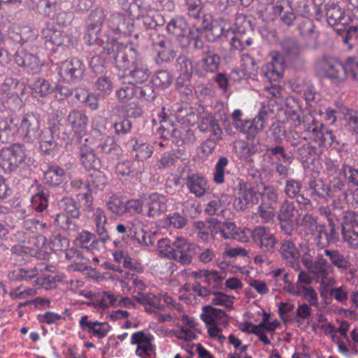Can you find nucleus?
<instances>
[{
  "instance_id": "1",
  "label": "nucleus",
  "mask_w": 358,
  "mask_h": 358,
  "mask_svg": "<svg viewBox=\"0 0 358 358\" xmlns=\"http://www.w3.org/2000/svg\"><path fill=\"white\" fill-rule=\"evenodd\" d=\"M327 22L334 28L341 41L351 50L358 37V26L350 24L351 16L346 15L345 10L338 3L328 2L324 5Z\"/></svg>"
},
{
  "instance_id": "2",
  "label": "nucleus",
  "mask_w": 358,
  "mask_h": 358,
  "mask_svg": "<svg viewBox=\"0 0 358 358\" xmlns=\"http://www.w3.org/2000/svg\"><path fill=\"white\" fill-rule=\"evenodd\" d=\"M105 48L104 51L109 54V58L112 59L115 67L123 71L130 70L132 66L143 60L138 46L131 41L123 43H118L114 39L110 41L107 40Z\"/></svg>"
},
{
  "instance_id": "3",
  "label": "nucleus",
  "mask_w": 358,
  "mask_h": 358,
  "mask_svg": "<svg viewBox=\"0 0 358 358\" xmlns=\"http://www.w3.org/2000/svg\"><path fill=\"white\" fill-rule=\"evenodd\" d=\"M66 13H62L56 16V13L54 12L52 15L49 13V17L52 22H46V48L48 44L51 45H55L59 47H73L77 43V39L75 36L62 34L60 29L65 23L64 17Z\"/></svg>"
},
{
  "instance_id": "4",
  "label": "nucleus",
  "mask_w": 358,
  "mask_h": 358,
  "mask_svg": "<svg viewBox=\"0 0 358 358\" xmlns=\"http://www.w3.org/2000/svg\"><path fill=\"white\" fill-rule=\"evenodd\" d=\"M148 37L157 53L155 60L157 65L163 66L174 59L176 53L171 39L157 31L148 33Z\"/></svg>"
},
{
  "instance_id": "5",
  "label": "nucleus",
  "mask_w": 358,
  "mask_h": 358,
  "mask_svg": "<svg viewBox=\"0 0 358 358\" xmlns=\"http://www.w3.org/2000/svg\"><path fill=\"white\" fill-rule=\"evenodd\" d=\"M317 64L319 69L324 73L325 77L329 78L332 83L338 84L346 80V62L343 64L334 57L323 55L317 60Z\"/></svg>"
},
{
  "instance_id": "6",
  "label": "nucleus",
  "mask_w": 358,
  "mask_h": 358,
  "mask_svg": "<svg viewBox=\"0 0 358 358\" xmlns=\"http://www.w3.org/2000/svg\"><path fill=\"white\" fill-rule=\"evenodd\" d=\"M21 135L22 139L26 143H33L37 141L39 145V149L43 150V143L45 136L43 130L40 129L39 116L34 113H26L20 122Z\"/></svg>"
},
{
  "instance_id": "7",
  "label": "nucleus",
  "mask_w": 358,
  "mask_h": 358,
  "mask_svg": "<svg viewBox=\"0 0 358 358\" xmlns=\"http://www.w3.org/2000/svg\"><path fill=\"white\" fill-rule=\"evenodd\" d=\"M303 126L308 137L320 145L326 143L331 144L335 141L336 137L332 130L326 128L322 122L310 114L303 117Z\"/></svg>"
},
{
  "instance_id": "8",
  "label": "nucleus",
  "mask_w": 358,
  "mask_h": 358,
  "mask_svg": "<svg viewBox=\"0 0 358 358\" xmlns=\"http://www.w3.org/2000/svg\"><path fill=\"white\" fill-rule=\"evenodd\" d=\"M221 63V57L216 52L215 48L207 45L203 56L199 60L194 67V74L200 78H208L209 74H213L219 71Z\"/></svg>"
},
{
  "instance_id": "9",
  "label": "nucleus",
  "mask_w": 358,
  "mask_h": 358,
  "mask_svg": "<svg viewBox=\"0 0 358 358\" xmlns=\"http://www.w3.org/2000/svg\"><path fill=\"white\" fill-rule=\"evenodd\" d=\"M282 52L287 64L296 71L303 69L306 60L302 55V48L294 38L287 37L280 43Z\"/></svg>"
},
{
  "instance_id": "10",
  "label": "nucleus",
  "mask_w": 358,
  "mask_h": 358,
  "mask_svg": "<svg viewBox=\"0 0 358 358\" xmlns=\"http://www.w3.org/2000/svg\"><path fill=\"white\" fill-rule=\"evenodd\" d=\"M174 252L172 253L171 259L183 266L192 264L193 257L198 255L200 248L189 242L182 236H178L173 241Z\"/></svg>"
},
{
  "instance_id": "11",
  "label": "nucleus",
  "mask_w": 358,
  "mask_h": 358,
  "mask_svg": "<svg viewBox=\"0 0 358 358\" xmlns=\"http://www.w3.org/2000/svg\"><path fill=\"white\" fill-rule=\"evenodd\" d=\"M252 237L255 244L262 251L273 254L277 249L278 239L272 233L269 227L257 226L254 229H249L248 240Z\"/></svg>"
},
{
  "instance_id": "12",
  "label": "nucleus",
  "mask_w": 358,
  "mask_h": 358,
  "mask_svg": "<svg viewBox=\"0 0 358 358\" xmlns=\"http://www.w3.org/2000/svg\"><path fill=\"white\" fill-rule=\"evenodd\" d=\"M214 222L213 231L215 234L220 233L225 239H232L241 243L248 242L249 228L238 227L236 224L230 221L220 222L213 218Z\"/></svg>"
},
{
  "instance_id": "13",
  "label": "nucleus",
  "mask_w": 358,
  "mask_h": 358,
  "mask_svg": "<svg viewBox=\"0 0 358 358\" xmlns=\"http://www.w3.org/2000/svg\"><path fill=\"white\" fill-rule=\"evenodd\" d=\"M104 20L105 15L102 8H96L90 13L87 20V34L84 36L88 45L103 42L104 40L101 38V30Z\"/></svg>"
},
{
  "instance_id": "14",
  "label": "nucleus",
  "mask_w": 358,
  "mask_h": 358,
  "mask_svg": "<svg viewBox=\"0 0 358 358\" xmlns=\"http://www.w3.org/2000/svg\"><path fill=\"white\" fill-rule=\"evenodd\" d=\"M201 21L203 33L208 42L227 41L226 35L227 32L231 31V28L224 29L217 20H212L210 15H203Z\"/></svg>"
},
{
  "instance_id": "15",
  "label": "nucleus",
  "mask_w": 358,
  "mask_h": 358,
  "mask_svg": "<svg viewBox=\"0 0 358 358\" xmlns=\"http://www.w3.org/2000/svg\"><path fill=\"white\" fill-rule=\"evenodd\" d=\"M85 71L83 61L74 57L63 62L59 67L58 73L67 82L77 83L84 77Z\"/></svg>"
},
{
  "instance_id": "16",
  "label": "nucleus",
  "mask_w": 358,
  "mask_h": 358,
  "mask_svg": "<svg viewBox=\"0 0 358 358\" xmlns=\"http://www.w3.org/2000/svg\"><path fill=\"white\" fill-rule=\"evenodd\" d=\"M305 191L307 196L317 203L327 201L328 198L332 197L330 185L320 178L310 179L305 186Z\"/></svg>"
},
{
  "instance_id": "17",
  "label": "nucleus",
  "mask_w": 358,
  "mask_h": 358,
  "mask_svg": "<svg viewBox=\"0 0 358 358\" xmlns=\"http://www.w3.org/2000/svg\"><path fill=\"white\" fill-rule=\"evenodd\" d=\"M78 148L80 162L86 170L94 171L101 168V160L89 145L87 138H80Z\"/></svg>"
},
{
  "instance_id": "18",
  "label": "nucleus",
  "mask_w": 358,
  "mask_h": 358,
  "mask_svg": "<svg viewBox=\"0 0 358 358\" xmlns=\"http://www.w3.org/2000/svg\"><path fill=\"white\" fill-rule=\"evenodd\" d=\"M108 24L110 29L116 35L127 36L134 31V20L118 12L113 13L110 15Z\"/></svg>"
},
{
  "instance_id": "19",
  "label": "nucleus",
  "mask_w": 358,
  "mask_h": 358,
  "mask_svg": "<svg viewBox=\"0 0 358 358\" xmlns=\"http://www.w3.org/2000/svg\"><path fill=\"white\" fill-rule=\"evenodd\" d=\"M203 34L201 21L194 23L179 39V44L182 48L187 49L192 45L193 48L196 50L204 49V43L201 35Z\"/></svg>"
},
{
  "instance_id": "20",
  "label": "nucleus",
  "mask_w": 358,
  "mask_h": 358,
  "mask_svg": "<svg viewBox=\"0 0 358 358\" xmlns=\"http://www.w3.org/2000/svg\"><path fill=\"white\" fill-rule=\"evenodd\" d=\"M198 128L203 133H210L213 141H219L222 138V129L216 116L211 113H203L199 118Z\"/></svg>"
},
{
  "instance_id": "21",
  "label": "nucleus",
  "mask_w": 358,
  "mask_h": 358,
  "mask_svg": "<svg viewBox=\"0 0 358 358\" xmlns=\"http://www.w3.org/2000/svg\"><path fill=\"white\" fill-rule=\"evenodd\" d=\"M167 201L166 196L162 194L157 192L151 194L145 199L147 212L144 215L152 219L160 217L167 211Z\"/></svg>"
},
{
  "instance_id": "22",
  "label": "nucleus",
  "mask_w": 358,
  "mask_h": 358,
  "mask_svg": "<svg viewBox=\"0 0 358 358\" xmlns=\"http://www.w3.org/2000/svg\"><path fill=\"white\" fill-rule=\"evenodd\" d=\"M278 252L286 265L292 267L295 271L300 268V253L294 243L290 239L282 240L280 243Z\"/></svg>"
},
{
  "instance_id": "23",
  "label": "nucleus",
  "mask_w": 358,
  "mask_h": 358,
  "mask_svg": "<svg viewBox=\"0 0 358 358\" xmlns=\"http://www.w3.org/2000/svg\"><path fill=\"white\" fill-rule=\"evenodd\" d=\"M19 119L15 115H9L0 121V143H11L20 131Z\"/></svg>"
},
{
  "instance_id": "24",
  "label": "nucleus",
  "mask_w": 358,
  "mask_h": 358,
  "mask_svg": "<svg viewBox=\"0 0 358 358\" xmlns=\"http://www.w3.org/2000/svg\"><path fill=\"white\" fill-rule=\"evenodd\" d=\"M259 192L255 187H240L238 196L234 201L235 208L239 211H244L259 203Z\"/></svg>"
},
{
  "instance_id": "25",
  "label": "nucleus",
  "mask_w": 358,
  "mask_h": 358,
  "mask_svg": "<svg viewBox=\"0 0 358 358\" xmlns=\"http://www.w3.org/2000/svg\"><path fill=\"white\" fill-rule=\"evenodd\" d=\"M184 180L189 193L196 197H202L209 189L207 179L200 173L189 172Z\"/></svg>"
},
{
  "instance_id": "26",
  "label": "nucleus",
  "mask_w": 358,
  "mask_h": 358,
  "mask_svg": "<svg viewBox=\"0 0 358 358\" xmlns=\"http://www.w3.org/2000/svg\"><path fill=\"white\" fill-rule=\"evenodd\" d=\"M96 148L98 151L110 161L120 159L123 152L121 146L113 136H108L101 139Z\"/></svg>"
},
{
  "instance_id": "27",
  "label": "nucleus",
  "mask_w": 358,
  "mask_h": 358,
  "mask_svg": "<svg viewBox=\"0 0 358 358\" xmlns=\"http://www.w3.org/2000/svg\"><path fill=\"white\" fill-rule=\"evenodd\" d=\"M15 62L18 66L26 68L32 74L38 73L42 69L43 64L38 57L24 49L16 52Z\"/></svg>"
},
{
  "instance_id": "28",
  "label": "nucleus",
  "mask_w": 358,
  "mask_h": 358,
  "mask_svg": "<svg viewBox=\"0 0 358 358\" xmlns=\"http://www.w3.org/2000/svg\"><path fill=\"white\" fill-rule=\"evenodd\" d=\"M194 277L198 280L207 285L211 290H218L222 287V280L225 278L224 272L217 271L199 270L194 273Z\"/></svg>"
},
{
  "instance_id": "29",
  "label": "nucleus",
  "mask_w": 358,
  "mask_h": 358,
  "mask_svg": "<svg viewBox=\"0 0 358 358\" xmlns=\"http://www.w3.org/2000/svg\"><path fill=\"white\" fill-rule=\"evenodd\" d=\"M227 41L229 43L230 50L239 52L245 50L254 43V38L245 34L243 31L239 30L237 33L231 29V31L227 33Z\"/></svg>"
},
{
  "instance_id": "30",
  "label": "nucleus",
  "mask_w": 358,
  "mask_h": 358,
  "mask_svg": "<svg viewBox=\"0 0 358 358\" xmlns=\"http://www.w3.org/2000/svg\"><path fill=\"white\" fill-rule=\"evenodd\" d=\"M26 150L23 145L14 144L7 150L3 161L5 165L8 164V169L10 171L16 170L19 166L24 162L26 158Z\"/></svg>"
},
{
  "instance_id": "31",
  "label": "nucleus",
  "mask_w": 358,
  "mask_h": 358,
  "mask_svg": "<svg viewBox=\"0 0 358 358\" xmlns=\"http://www.w3.org/2000/svg\"><path fill=\"white\" fill-rule=\"evenodd\" d=\"M137 25L142 29L150 32L155 31L157 27L164 24L165 20L164 17L157 11L149 10L145 14L139 15L136 19Z\"/></svg>"
},
{
  "instance_id": "32",
  "label": "nucleus",
  "mask_w": 358,
  "mask_h": 358,
  "mask_svg": "<svg viewBox=\"0 0 358 358\" xmlns=\"http://www.w3.org/2000/svg\"><path fill=\"white\" fill-rule=\"evenodd\" d=\"M273 10L279 15L282 23L288 27L294 25L297 20L290 0H277L273 6Z\"/></svg>"
},
{
  "instance_id": "33",
  "label": "nucleus",
  "mask_w": 358,
  "mask_h": 358,
  "mask_svg": "<svg viewBox=\"0 0 358 358\" xmlns=\"http://www.w3.org/2000/svg\"><path fill=\"white\" fill-rule=\"evenodd\" d=\"M324 252L329 258L331 263L339 271H349L352 274L355 271L350 261L349 255L338 250H324Z\"/></svg>"
},
{
  "instance_id": "34",
  "label": "nucleus",
  "mask_w": 358,
  "mask_h": 358,
  "mask_svg": "<svg viewBox=\"0 0 358 358\" xmlns=\"http://www.w3.org/2000/svg\"><path fill=\"white\" fill-rule=\"evenodd\" d=\"M129 145L131 151L136 153L134 157L138 164L139 162H143L150 158L154 152L152 145L136 138H131Z\"/></svg>"
},
{
  "instance_id": "35",
  "label": "nucleus",
  "mask_w": 358,
  "mask_h": 358,
  "mask_svg": "<svg viewBox=\"0 0 358 358\" xmlns=\"http://www.w3.org/2000/svg\"><path fill=\"white\" fill-rule=\"evenodd\" d=\"M275 112V104H273V101H270L268 104L261 103V108L257 115L252 120L255 128L252 129L255 131L256 134L263 130L266 122L274 115Z\"/></svg>"
},
{
  "instance_id": "36",
  "label": "nucleus",
  "mask_w": 358,
  "mask_h": 358,
  "mask_svg": "<svg viewBox=\"0 0 358 358\" xmlns=\"http://www.w3.org/2000/svg\"><path fill=\"white\" fill-rule=\"evenodd\" d=\"M88 317L84 315L80 320V326L84 331L93 334L99 338H104L110 329V326L107 322H100L95 321L94 322L87 320Z\"/></svg>"
},
{
  "instance_id": "37",
  "label": "nucleus",
  "mask_w": 358,
  "mask_h": 358,
  "mask_svg": "<svg viewBox=\"0 0 358 358\" xmlns=\"http://www.w3.org/2000/svg\"><path fill=\"white\" fill-rule=\"evenodd\" d=\"M98 45L99 46L98 52L91 57L90 62V66L92 70L95 73H102L105 69V64L106 62H112V59L109 58V54L106 53L105 48H106V41L99 42V43H94V45Z\"/></svg>"
},
{
  "instance_id": "38",
  "label": "nucleus",
  "mask_w": 358,
  "mask_h": 358,
  "mask_svg": "<svg viewBox=\"0 0 358 358\" xmlns=\"http://www.w3.org/2000/svg\"><path fill=\"white\" fill-rule=\"evenodd\" d=\"M271 159L267 155H262V159L259 163V169L252 167L248 171L249 176L255 178H264L269 180L273 178L274 175V170L273 168L269 167L268 164L271 162Z\"/></svg>"
},
{
  "instance_id": "39",
  "label": "nucleus",
  "mask_w": 358,
  "mask_h": 358,
  "mask_svg": "<svg viewBox=\"0 0 358 358\" xmlns=\"http://www.w3.org/2000/svg\"><path fill=\"white\" fill-rule=\"evenodd\" d=\"M162 127L164 128L165 130L168 131V133H171L175 137H179L185 144H193L196 141V137L193 130L189 128H182L179 130L177 128H172L171 130L169 127L165 128L166 126L169 124L171 127H173V124H171L170 121L168 122L165 117H162L161 120Z\"/></svg>"
},
{
  "instance_id": "40",
  "label": "nucleus",
  "mask_w": 358,
  "mask_h": 358,
  "mask_svg": "<svg viewBox=\"0 0 358 358\" xmlns=\"http://www.w3.org/2000/svg\"><path fill=\"white\" fill-rule=\"evenodd\" d=\"M290 145L296 153L297 159L302 163L311 160L316 154L317 148L310 143H301L299 141H294L290 143Z\"/></svg>"
},
{
  "instance_id": "41",
  "label": "nucleus",
  "mask_w": 358,
  "mask_h": 358,
  "mask_svg": "<svg viewBox=\"0 0 358 358\" xmlns=\"http://www.w3.org/2000/svg\"><path fill=\"white\" fill-rule=\"evenodd\" d=\"M67 122L76 132L81 134L86 129L88 117L83 110H73L67 116Z\"/></svg>"
},
{
  "instance_id": "42",
  "label": "nucleus",
  "mask_w": 358,
  "mask_h": 358,
  "mask_svg": "<svg viewBox=\"0 0 358 358\" xmlns=\"http://www.w3.org/2000/svg\"><path fill=\"white\" fill-rule=\"evenodd\" d=\"M203 313L200 315L201 320L206 324H217L224 317H228L226 312L222 309L205 306L202 308Z\"/></svg>"
},
{
  "instance_id": "43",
  "label": "nucleus",
  "mask_w": 358,
  "mask_h": 358,
  "mask_svg": "<svg viewBox=\"0 0 358 358\" xmlns=\"http://www.w3.org/2000/svg\"><path fill=\"white\" fill-rule=\"evenodd\" d=\"M127 71H129L128 76L131 80L130 82H132L134 84V83L143 84L148 80L150 75V71L148 66L143 64V60L132 66L130 70Z\"/></svg>"
},
{
  "instance_id": "44",
  "label": "nucleus",
  "mask_w": 358,
  "mask_h": 358,
  "mask_svg": "<svg viewBox=\"0 0 358 358\" xmlns=\"http://www.w3.org/2000/svg\"><path fill=\"white\" fill-rule=\"evenodd\" d=\"M298 212L299 210L296 208L294 202L285 200L280 207L278 213V219L280 222L294 223Z\"/></svg>"
},
{
  "instance_id": "45",
  "label": "nucleus",
  "mask_w": 358,
  "mask_h": 358,
  "mask_svg": "<svg viewBox=\"0 0 358 358\" xmlns=\"http://www.w3.org/2000/svg\"><path fill=\"white\" fill-rule=\"evenodd\" d=\"M51 223L56 227H59L64 231L69 232H76L80 229V225L73 220V218H69L64 213H57L51 216Z\"/></svg>"
},
{
  "instance_id": "46",
  "label": "nucleus",
  "mask_w": 358,
  "mask_h": 358,
  "mask_svg": "<svg viewBox=\"0 0 358 358\" xmlns=\"http://www.w3.org/2000/svg\"><path fill=\"white\" fill-rule=\"evenodd\" d=\"M275 114L274 116L277 118L278 121L282 123H285L289 120L294 121L296 124H301V117L296 111L287 106H282L278 104L275 105Z\"/></svg>"
},
{
  "instance_id": "47",
  "label": "nucleus",
  "mask_w": 358,
  "mask_h": 358,
  "mask_svg": "<svg viewBox=\"0 0 358 358\" xmlns=\"http://www.w3.org/2000/svg\"><path fill=\"white\" fill-rule=\"evenodd\" d=\"M262 155H267L271 157L272 161L268 164V166L271 168H273L275 163L274 158L276 159V162H283L284 163H287L289 165L292 162V157L286 154L285 148L280 145L267 148L266 152Z\"/></svg>"
},
{
  "instance_id": "48",
  "label": "nucleus",
  "mask_w": 358,
  "mask_h": 358,
  "mask_svg": "<svg viewBox=\"0 0 358 358\" xmlns=\"http://www.w3.org/2000/svg\"><path fill=\"white\" fill-rule=\"evenodd\" d=\"M75 241L77 246L92 252L94 250H97V244L99 243V239L96 238L94 234L83 231L79 234Z\"/></svg>"
},
{
  "instance_id": "49",
  "label": "nucleus",
  "mask_w": 358,
  "mask_h": 358,
  "mask_svg": "<svg viewBox=\"0 0 358 358\" xmlns=\"http://www.w3.org/2000/svg\"><path fill=\"white\" fill-rule=\"evenodd\" d=\"M187 29V24L183 17L176 16L172 18L166 24V31L178 38V41L181 38Z\"/></svg>"
},
{
  "instance_id": "50",
  "label": "nucleus",
  "mask_w": 358,
  "mask_h": 358,
  "mask_svg": "<svg viewBox=\"0 0 358 358\" xmlns=\"http://www.w3.org/2000/svg\"><path fill=\"white\" fill-rule=\"evenodd\" d=\"M64 178V171L59 166L51 163L46 169V185L57 186L61 184Z\"/></svg>"
},
{
  "instance_id": "51",
  "label": "nucleus",
  "mask_w": 358,
  "mask_h": 358,
  "mask_svg": "<svg viewBox=\"0 0 358 358\" xmlns=\"http://www.w3.org/2000/svg\"><path fill=\"white\" fill-rule=\"evenodd\" d=\"M139 165L136 162L124 160L119 162L115 166V173L121 178L134 177L139 171Z\"/></svg>"
},
{
  "instance_id": "52",
  "label": "nucleus",
  "mask_w": 358,
  "mask_h": 358,
  "mask_svg": "<svg viewBox=\"0 0 358 358\" xmlns=\"http://www.w3.org/2000/svg\"><path fill=\"white\" fill-rule=\"evenodd\" d=\"M89 186V192L97 193L99 190H103L108 182V179L106 175L98 170H94L90 174V178L87 180Z\"/></svg>"
},
{
  "instance_id": "53",
  "label": "nucleus",
  "mask_w": 358,
  "mask_h": 358,
  "mask_svg": "<svg viewBox=\"0 0 358 358\" xmlns=\"http://www.w3.org/2000/svg\"><path fill=\"white\" fill-rule=\"evenodd\" d=\"M184 7L187 12V15L192 19L200 22L203 15V5L201 0H185Z\"/></svg>"
},
{
  "instance_id": "54",
  "label": "nucleus",
  "mask_w": 358,
  "mask_h": 358,
  "mask_svg": "<svg viewBox=\"0 0 358 358\" xmlns=\"http://www.w3.org/2000/svg\"><path fill=\"white\" fill-rule=\"evenodd\" d=\"M157 97L155 86L151 81L141 85H136V98L144 101H152Z\"/></svg>"
},
{
  "instance_id": "55",
  "label": "nucleus",
  "mask_w": 358,
  "mask_h": 358,
  "mask_svg": "<svg viewBox=\"0 0 358 358\" xmlns=\"http://www.w3.org/2000/svg\"><path fill=\"white\" fill-rule=\"evenodd\" d=\"M173 80V78L170 71L159 70L152 75L151 82L156 87L166 89L172 84Z\"/></svg>"
},
{
  "instance_id": "56",
  "label": "nucleus",
  "mask_w": 358,
  "mask_h": 358,
  "mask_svg": "<svg viewBox=\"0 0 358 358\" xmlns=\"http://www.w3.org/2000/svg\"><path fill=\"white\" fill-rule=\"evenodd\" d=\"M68 245V239L62 236L60 234H57L50 238L48 245H46V248L48 247L52 253L58 257L66 250Z\"/></svg>"
},
{
  "instance_id": "57",
  "label": "nucleus",
  "mask_w": 358,
  "mask_h": 358,
  "mask_svg": "<svg viewBox=\"0 0 358 358\" xmlns=\"http://www.w3.org/2000/svg\"><path fill=\"white\" fill-rule=\"evenodd\" d=\"M229 161L227 157L221 156L218 158L213 170V182L216 185L223 184L225 181V169Z\"/></svg>"
},
{
  "instance_id": "58",
  "label": "nucleus",
  "mask_w": 358,
  "mask_h": 358,
  "mask_svg": "<svg viewBox=\"0 0 358 358\" xmlns=\"http://www.w3.org/2000/svg\"><path fill=\"white\" fill-rule=\"evenodd\" d=\"M342 231H358V212L347 210L343 213Z\"/></svg>"
},
{
  "instance_id": "59",
  "label": "nucleus",
  "mask_w": 358,
  "mask_h": 358,
  "mask_svg": "<svg viewBox=\"0 0 358 358\" xmlns=\"http://www.w3.org/2000/svg\"><path fill=\"white\" fill-rule=\"evenodd\" d=\"M322 224L317 222V217L309 213L305 214L301 221V226L306 235H315Z\"/></svg>"
},
{
  "instance_id": "60",
  "label": "nucleus",
  "mask_w": 358,
  "mask_h": 358,
  "mask_svg": "<svg viewBox=\"0 0 358 358\" xmlns=\"http://www.w3.org/2000/svg\"><path fill=\"white\" fill-rule=\"evenodd\" d=\"M262 197V202L265 204L275 206L279 200L280 194L273 185H264L262 190L259 192Z\"/></svg>"
},
{
  "instance_id": "61",
  "label": "nucleus",
  "mask_w": 358,
  "mask_h": 358,
  "mask_svg": "<svg viewBox=\"0 0 358 358\" xmlns=\"http://www.w3.org/2000/svg\"><path fill=\"white\" fill-rule=\"evenodd\" d=\"M59 206L61 209L71 215V218H78L80 215V208L72 197H64L60 200Z\"/></svg>"
},
{
  "instance_id": "62",
  "label": "nucleus",
  "mask_w": 358,
  "mask_h": 358,
  "mask_svg": "<svg viewBox=\"0 0 358 358\" xmlns=\"http://www.w3.org/2000/svg\"><path fill=\"white\" fill-rule=\"evenodd\" d=\"M38 269L17 268L9 273V278L14 281H29L38 275Z\"/></svg>"
},
{
  "instance_id": "63",
  "label": "nucleus",
  "mask_w": 358,
  "mask_h": 358,
  "mask_svg": "<svg viewBox=\"0 0 358 358\" xmlns=\"http://www.w3.org/2000/svg\"><path fill=\"white\" fill-rule=\"evenodd\" d=\"M182 212L186 217L196 218L201 214V207L196 200L190 199L182 203Z\"/></svg>"
},
{
  "instance_id": "64",
  "label": "nucleus",
  "mask_w": 358,
  "mask_h": 358,
  "mask_svg": "<svg viewBox=\"0 0 358 358\" xmlns=\"http://www.w3.org/2000/svg\"><path fill=\"white\" fill-rule=\"evenodd\" d=\"M282 72L278 71L272 64H265L260 70L261 76L268 81L272 83H278L282 77Z\"/></svg>"
}]
</instances>
